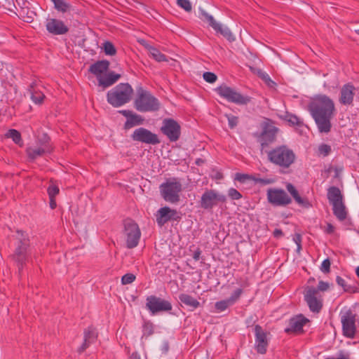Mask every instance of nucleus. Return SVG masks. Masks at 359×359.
Masks as SVG:
<instances>
[{
    "label": "nucleus",
    "mask_w": 359,
    "mask_h": 359,
    "mask_svg": "<svg viewBox=\"0 0 359 359\" xmlns=\"http://www.w3.org/2000/svg\"><path fill=\"white\" fill-rule=\"evenodd\" d=\"M308 110L321 133H328L332 128L331 120L335 112L334 101L327 95H315L308 104Z\"/></svg>",
    "instance_id": "nucleus-1"
},
{
    "label": "nucleus",
    "mask_w": 359,
    "mask_h": 359,
    "mask_svg": "<svg viewBox=\"0 0 359 359\" xmlns=\"http://www.w3.org/2000/svg\"><path fill=\"white\" fill-rule=\"evenodd\" d=\"M15 250L11 257L16 264L18 273L20 274L23 266L28 261L29 250V238L28 235L22 231L18 230L13 236Z\"/></svg>",
    "instance_id": "nucleus-2"
},
{
    "label": "nucleus",
    "mask_w": 359,
    "mask_h": 359,
    "mask_svg": "<svg viewBox=\"0 0 359 359\" xmlns=\"http://www.w3.org/2000/svg\"><path fill=\"white\" fill-rule=\"evenodd\" d=\"M268 161L282 170L288 169L295 162L294 151L286 145L277 146L266 152Z\"/></svg>",
    "instance_id": "nucleus-3"
},
{
    "label": "nucleus",
    "mask_w": 359,
    "mask_h": 359,
    "mask_svg": "<svg viewBox=\"0 0 359 359\" xmlns=\"http://www.w3.org/2000/svg\"><path fill=\"white\" fill-rule=\"evenodd\" d=\"M133 89L128 83H121L108 91L107 102L114 107H119L130 102Z\"/></svg>",
    "instance_id": "nucleus-4"
},
{
    "label": "nucleus",
    "mask_w": 359,
    "mask_h": 359,
    "mask_svg": "<svg viewBox=\"0 0 359 359\" xmlns=\"http://www.w3.org/2000/svg\"><path fill=\"white\" fill-rule=\"evenodd\" d=\"M134 105L140 112L156 111L160 109V102L158 99L142 87L137 89V97Z\"/></svg>",
    "instance_id": "nucleus-5"
},
{
    "label": "nucleus",
    "mask_w": 359,
    "mask_h": 359,
    "mask_svg": "<svg viewBox=\"0 0 359 359\" xmlns=\"http://www.w3.org/2000/svg\"><path fill=\"white\" fill-rule=\"evenodd\" d=\"M215 90L221 97L231 103L244 105L251 101L250 97L241 94L236 89L228 86L225 83L220 85Z\"/></svg>",
    "instance_id": "nucleus-6"
},
{
    "label": "nucleus",
    "mask_w": 359,
    "mask_h": 359,
    "mask_svg": "<svg viewBox=\"0 0 359 359\" xmlns=\"http://www.w3.org/2000/svg\"><path fill=\"white\" fill-rule=\"evenodd\" d=\"M182 190L181 182L175 178L168 180L160 186L162 197L165 201L171 203H176L180 201V193Z\"/></svg>",
    "instance_id": "nucleus-7"
},
{
    "label": "nucleus",
    "mask_w": 359,
    "mask_h": 359,
    "mask_svg": "<svg viewBox=\"0 0 359 359\" xmlns=\"http://www.w3.org/2000/svg\"><path fill=\"white\" fill-rule=\"evenodd\" d=\"M278 130L279 129L273 125V122L267 119L262 124V133L260 134L255 133L254 135L257 137V141L259 142L262 149H264L276 142Z\"/></svg>",
    "instance_id": "nucleus-8"
},
{
    "label": "nucleus",
    "mask_w": 359,
    "mask_h": 359,
    "mask_svg": "<svg viewBox=\"0 0 359 359\" xmlns=\"http://www.w3.org/2000/svg\"><path fill=\"white\" fill-rule=\"evenodd\" d=\"M124 235L126 239V246L131 249L138 245L141 232L136 222L130 219L124 221Z\"/></svg>",
    "instance_id": "nucleus-9"
},
{
    "label": "nucleus",
    "mask_w": 359,
    "mask_h": 359,
    "mask_svg": "<svg viewBox=\"0 0 359 359\" xmlns=\"http://www.w3.org/2000/svg\"><path fill=\"white\" fill-rule=\"evenodd\" d=\"M268 202L273 206L285 207L292 203L291 197L287 192L279 188H269L266 191Z\"/></svg>",
    "instance_id": "nucleus-10"
},
{
    "label": "nucleus",
    "mask_w": 359,
    "mask_h": 359,
    "mask_svg": "<svg viewBox=\"0 0 359 359\" xmlns=\"http://www.w3.org/2000/svg\"><path fill=\"white\" fill-rule=\"evenodd\" d=\"M343 334L350 339H353L356 332V315L351 309L340 313Z\"/></svg>",
    "instance_id": "nucleus-11"
},
{
    "label": "nucleus",
    "mask_w": 359,
    "mask_h": 359,
    "mask_svg": "<svg viewBox=\"0 0 359 359\" xmlns=\"http://www.w3.org/2000/svg\"><path fill=\"white\" fill-rule=\"evenodd\" d=\"M146 301V308L151 314L170 311L172 309V306L169 301L155 295L148 296Z\"/></svg>",
    "instance_id": "nucleus-12"
},
{
    "label": "nucleus",
    "mask_w": 359,
    "mask_h": 359,
    "mask_svg": "<svg viewBox=\"0 0 359 359\" xmlns=\"http://www.w3.org/2000/svg\"><path fill=\"white\" fill-rule=\"evenodd\" d=\"M304 299L312 312H320L323 307V298L318 290L313 286L307 287L305 290Z\"/></svg>",
    "instance_id": "nucleus-13"
},
{
    "label": "nucleus",
    "mask_w": 359,
    "mask_h": 359,
    "mask_svg": "<svg viewBox=\"0 0 359 359\" xmlns=\"http://www.w3.org/2000/svg\"><path fill=\"white\" fill-rule=\"evenodd\" d=\"M226 201V197L224 195L218 194L214 189H208L201 196L200 205L205 210H210L217 205L218 202L224 203Z\"/></svg>",
    "instance_id": "nucleus-14"
},
{
    "label": "nucleus",
    "mask_w": 359,
    "mask_h": 359,
    "mask_svg": "<svg viewBox=\"0 0 359 359\" xmlns=\"http://www.w3.org/2000/svg\"><path fill=\"white\" fill-rule=\"evenodd\" d=\"M201 19L203 21H205L208 23L209 26H210L217 33L221 34L224 37L228 39L229 41H234L235 38L231 30L226 27H223L222 25L217 22L213 16L208 14L205 11H201L200 13Z\"/></svg>",
    "instance_id": "nucleus-15"
},
{
    "label": "nucleus",
    "mask_w": 359,
    "mask_h": 359,
    "mask_svg": "<svg viewBox=\"0 0 359 359\" xmlns=\"http://www.w3.org/2000/svg\"><path fill=\"white\" fill-rule=\"evenodd\" d=\"M161 131L170 142H176L180 137L181 127L174 119L165 118L163 121Z\"/></svg>",
    "instance_id": "nucleus-16"
},
{
    "label": "nucleus",
    "mask_w": 359,
    "mask_h": 359,
    "mask_svg": "<svg viewBox=\"0 0 359 359\" xmlns=\"http://www.w3.org/2000/svg\"><path fill=\"white\" fill-rule=\"evenodd\" d=\"M131 137L134 141H137L145 144L155 145L161 142L156 134L153 133L144 128H139L135 129Z\"/></svg>",
    "instance_id": "nucleus-17"
},
{
    "label": "nucleus",
    "mask_w": 359,
    "mask_h": 359,
    "mask_svg": "<svg viewBox=\"0 0 359 359\" xmlns=\"http://www.w3.org/2000/svg\"><path fill=\"white\" fill-rule=\"evenodd\" d=\"M254 332L255 337V348L258 353L265 354L269 346L268 333L259 325L255 326Z\"/></svg>",
    "instance_id": "nucleus-18"
},
{
    "label": "nucleus",
    "mask_w": 359,
    "mask_h": 359,
    "mask_svg": "<svg viewBox=\"0 0 359 359\" xmlns=\"http://www.w3.org/2000/svg\"><path fill=\"white\" fill-rule=\"evenodd\" d=\"M46 28L48 32L53 35H63L69 32V27L65 22L56 18H48Z\"/></svg>",
    "instance_id": "nucleus-19"
},
{
    "label": "nucleus",
    "mask_w": 359,
    "mask_h": 359,
    "mask_svg": "<svg viewBox=\"0 0 359 359\" xmlns=\"http://www.w3.org/2000/svg\"><path fill=\"white\" fill-rule=\"evenodd\" d=\"M355 94V88L353 84L348 83L344 85L340 90L339 101L344 105H352L353 97Z\"/></svg>",
    "instance_id": "nucleus-20"
},
{
    "label": "nucleus",
    "mask_w": 359,
    "mask_h": 359,
    "mask_svg": "<svg viewBox=\"0 0 359 359\" xmlns=\"http://www.w3.org/2000/svg\"><path fill=\"white\" fill-rule=\"evenodd\" d=\"M177 211L170 209L169 207H163L160 208L156 215V222L158 226H162L171 219H175Z\"/></svg>",
    "instance_id": "nucleus-21"
},
{
    "label": "nucleus",
    "mask_w": 359,
    "mask_h": 359,
    "mask_svg": "<svg viewBox=\"0 0 359 359\" xmlns=\"http://www.w3.org/2000/svg\"><path fill=\"white\" fill-rule=\"evenodd\" d=\"M119 113L127 118V121L124 124L125 129H129L133 126L141 125L144 122V118L133 111L125 109L119 111Z\"/></svg>",
    "instance_id": "nucleus-22"
},
{
    "label": "nucleus",
    "mask_w": 359,
    "mask_h": 359,
    "mask_svg": "<svg viewBox=\"0 0 359 359\" xmlns=\"http://www.w3.org/2000/svg\"><path fill=\"white\" fill-rule=\"evenodd\" d=\"M308 322V319L302 315L296 316L290 319L288 327L285 329L286 333H295L302 331L304 325Z\"/></svg>",
    "instance_id": "nucleus-23"
},
{
    "label": "nucleus",
    "mask_w": 359,
    "mask_h": 359,
    "mask_svg": "<svg viewBox=\"0 0 359 359\" xmlns=\"http://www.w3.org/2000/svg\"><path fill=\"white\" fill-rule=\"evenodd\" d=\"M83 342L81 346L79 348L78 352L79 353H83L90 344L95 342L97 338V333L95 329L93 327H88L83 332Z\"/></svg>",
    "instance_id": "nucleus-24"
},
{
    "label": "nucleus",
    "mask_w": 359,
    "mask_h": 359,
    "mask_svg": "<svg viewBox=\"0 0 359 359\" xmlns=\"http://www.w3.org/2000/svg\"><path fill=\"white\" fill-rule=\"evenodd\" d=\"M286 189L299 205L304 208H309L312 206L307 198L300 196L298 191L293 184L287 183L286 184Z\"/></svg>",
    "instance_id": "nucleus-25"
},
{
    "label": "nucleus",
    "mask_w": 359,
    "mask_h": 359,
    "mask_svg": "<svg viewBox=\"0 0 359 359\" xmlns=\"http://www.w3.org/2000/svg\"><path fill=\"white\" fill-rule=\"evenodd\" d=\"M327 199L329 203L332 205L334 204L339 203L343 201L344 196L340 189L334 186L330 187L327 189Z\"/></svg>",
    "instance_id": "nucleus-26"
},
{
    "label": "nucleus",
    "mask_w": 359,
    "mask_h": 359,
    "mask_svg": "<svg viewBox=\"0 0 359 359\" xmlns=\"http://www.w3.org/2000/svg\"><path fill=\"white\" fill-rule=\"evenodd\" d=\"M109 67V62L108 60H104L95 62L91 65L89 69V71L96 75L97 79L101 74L107 71Z\"/></svg>",
    "instance_id": "nucleus-27"
},
{
    "label": "nucleus",
    "mask_w": 359,
    "mask_h": 359,
    "mask_svg": "<svg viewBox=\"0 0 359 359\" xmlns=\"http://www.w3.org/2000/svg\"><path fill=\"white\" fill-rule=\"evenodd\" d=\"M31 99L36 104H41L45 99V95L38 88L36 82H32L29 88Z\"/></svg>",
    "instance_id": "nucleus-28"
},
{
    "label": "nucleus",
    "mask_w": 359,
    "mask_h": 359,
    "mask_svg": "<svg viewBox=\"0 0 359 359\" xmlns=\"http://www.w3.org/2000/svg\"><path fill=\"white\" fill-rule=\"evenodd\" d=\"M121 75L114 72H109L105 76H100L98 78L99 85L103 88H107L118 81Z\"/></svg>",
    "instance_id": "nucleus-29"
},
{
    "label": "nucleus",
    "mask_w": 359,
    "mask_h": 359,
    "mask_svg": "<svg viewBox=\"0 0 359 359\" xmlns=\"http://www.w3.org/2000/svg\"><path fill=\"white\" fill-rule=\"evenodd\" d=\"M332 206V211L334 215L337 219L340 221H344L348 215V211L344 202L334 204Z\"/></svg>",
    "instance_id": "nucleus-30"
},
{
    "label": "nucleus",
    "mask_w": 359,
    "mask_h": 359,
    "mask_svg": "<svg viewBox=\"0 0 359 359\" xmlns=\"http://www.w3.org/2000/svg\"><path fill=\"white\" fill-rule=\"evenodd\" d=\"M179 299L182 304L189 306L191 311L195 310L201 305L200 302L196 299L185 293L180 294L179 295Z\"/></svg>",
    "instance_id": "nucleus-31"
},
{
    "label": "nucleus",
    "mask_w": 359,
    "mask_h": 359,
    "mask_svg": "<svg viewBox=\"0 0 359 359\" xmlns=\"http://www.w3.org/2000/svg\"><path fill=\"white\" fill-rule=\"evenodd\" d=\"M50 151V149L47 146H44L43 147H29L27 150L29 157L32 159H36L38 157L43 156L46 152Z\"/></svg>",
    "instance_id": "nucleus-32"
},
{
    "label": "nucleus",
    "mask_w": 359,
    "mask_h": 359,
    "mask_svg": "<svg viewBox=\"0 0 359 359\" xmlns=\"http://www.w3.org/2000/svg\"><path fill=\"white\" fill-rule=\"evenodd\" d=\"M147 50L149 52L150 55L157 62H164L168 61L167 57L165 55L163 54L160 52L158 49L156 48L147 45L146 46Z\"/></svg>",
    "instance_id": "nucleus-33"
},
{
    "label": "nucleus",
    "mask_w": 359,
    "mask_h": 359,
    "mask_svg": "<svg viewBox=\"0 0 359 359\" xmlns=\"http://www.w3.org/2000/svg\"><path fill=\"white\" fill-rule=\"evenodd\" d=\"M283 118L292 126L301 127L304 125L303 121L301 118L290 113H286Z\"/></svg>",
    "instance_id": "nucleus-34"
},
{
    "label": "nucleus",
    "mask_w": 359,
    "mask_h": 359,
    "mask_svg": "<svg viewBox=\"0 0 359 359\" xmlns=\"http://www.w3.org/2000/svg\"><path fill=\"white\" fill-rule=\"evenodd\" d=\"M6 137L8 138H11L13 140V141L20 145V146H22V144H23V142H22V137H21V134L17 130H15V129H10L7 133L6 134Z\"/></svg>",
    "instance_id": "nucleus-35"
},
{
    "label": "nucleus",
    "mask_w": 359,
    "mask_h": 359,
    "mask_svg": "<svg viewBox=\"0 0 359 359\" xmlns=\"http://www.w3.org/2000/svg\"><path fill=\"white\" fill-rule=\"evenodd\" d=\"M54 4V8L62 13H66L71 8V5L64 0H51Z\"/></svg>",
    "instance_id": "nucleus-36"
},
{
    "label": "nucleus",
    "mask_w": 359,
    "mask_h": 359,
    "mask_svg": "<svg viewBox=\"0 0 359 359\" xmlns=\"http://www.w3.org/2000/svg\"><path fill=\"white\" fill-rule=\"evenodd\" d=\"M104 53L107 55H114L116 53V49L114 44L110 41H104L103 43Z\"/></svg>",
    "instance_id": "nucleus-37"
},
{
    "label": "nucleus",
    "mask_w": 359,
    "mask_h": 359,
    "mask_svg": "<svg viewBox=\"0 0 359 359\" xmlns=\"http://www.w3.org/2000/svg\"><path fill=\"white\" fill-rule=\"evenodd\" d=\"M231 305L232 304L230 303V302H229V300L226 299L217 302L215 304V307L218 311L221 312L225 311L229 306Z\"/></svg>",
    "instance_id": "nucleus-38"
},
{
    "label": "nucleus",
    "mask_w": 359,
    "mask_h": 359,
    "mask_svg": "<svg viewBox=\"0 0 359 359\" xmlns=\"http://www.w3.org/2000/svg\"><path fill=\"white\" fill-rule=\"evenodd\" d=\"M243 293V290L241 288L236 289L227 299L233 305L241 297Z\"/></svg>",
    "instance_id": "nucleus-39"
},
{
    "label": "nucleus",
    "mask_w": 359,
    "mask_h": 359,
    "mask_svg": "<svg viewBox=\"0 0 359 359\" xmlns=\"http://www.w3.org/2000/svg\"><path fill=\"white\" fill-rule=\"evenodd\" d=\"M177 4L187 12L192 10V6L189 0H177Z\"/></svg>",
    "instance_id": "nucleus-40"
},
{
    "label": "nucleus",
    "mask_w": 359,
    "mask_h": 359,
    "mask_svg": "<svg viewBox=\"0 0 359 359\" xmlns=\"http://www.w3.org/2000/svg\"><path fill=\"white\" fill-rule=\"evenodd\" d=\"M336 282L346 292H355V290H352V287L351 286H348L346 284L345 280L343 278H341V276H337Z\"/></svg>",
    "instance_id": "nucleus-41"
},
{
    "label": "nucleus",
    "mask_w": 359,
    "mask_h": 359,
    "mask_svg": "<svg viewBox=\"0 0 359 359\" xmlns=\"http://www.w3.org/2000/svg\"><path fill=\"white\" fill-rule=\"evenodd\" d=\"M331 151V147L327 144H321L318 147V154L323 156H328Z\"/></svg>",
    "instance_id": "nucleus-42"
},
{
    "label": "nucleus",
    "mask_w": 359,
    "mask_h": 359,
    "mask_svg": "<svg viewBox=\"0 0 359 359\" xmlns=\"http://www.w3.org/2000/svg\"><path fill=\"white\" fill-rule=\"evenodd\" d=\"M203 78L206 82L213 83L217 81V76L212 72H206L203 73Z\"/></svg>",
    "instance_id": "nucleus-43"
},
{
    "label": "nucleus",
    "mask_w": 359,
    "mask_h": 359,
    "mask_svg": "<svg viewBox=\"0 0 359 359\" xmlns=\"http://www.w3.org/2000/svg\"><path fill=\"white\" fill-rule=\"evenodd\" d=\"M225 116L227 118L229 128H234L238 123V118L232 114H226Z\"/></svg>",
    "instance_id": "nucleus-44"
},
{
    "label": "nucleus",
    "mask_w": 359,
    "mask_h": 359,
    "mask_svg": "<svg viewBox=\"0 0 359 359\" xmlns=\"http://www.w3.org/2000/svg\"><path fill=\"white\" fill-rule=\"evenodd\" d=\"M60 189L57 185L50 184L48 187L47 192L49 198H55L59 194Z\"/></svg>",
    "instance_id": "nucleus-45"
},
{
    "label": "nucleus",
    "mask_w": 359,
    "mask_h": 359,
    "mask_svg": "<svg viewBox=\"0 0 359 359\" xmlns=\"http://www.w3.org/2000/svg\"><path fill=\"white\" fill-rule=\"evenodd\" d=\"M228 196L231 200H239L242 198L241 194L234 188L228 190Z\"/></svg>",
    "instance_id": "nucleus-46"
},
{
    "label": "nucleus",
    "mask_w": 359,
    "mask_h": 359,
    "mask_svg": "<svg viewBox=\"0 0 359 359\" xmlns=\"http://www.w3.org/2000/svg\"><path fill=\"white\" fill-rule=\"evenodd\" d=\"M331 262L329 258L325 259L321 264L320 267V271L324 273L330 272Z\"/></svg>",
    "instance_id": "nucleus-47"
},
{
    "label": "nucleus",
    "mask_w": 359,
    "mask_h": 359,
    "mask_svg": "<svg viewBox=\"0 0 359 359\" xmlns=\"http://www.w3.org/2000/svg\"><path fill=\"white\" fill-rule=\"evenodd\" d=\"M235 180L238 181L239 182L244 183L247 180H253V177L248 174L236 173L235 176Z\"/></svg>",
    "instance_id": "nucleus-48"
},
{
    "label": "nucleus",
    "mask_w": 359,
    "mask_h": 359,
    "mask_svg": "<svg viewBox=\"0 0 359 359\" xmlns=\"http://www.w3.org/2000/svg\"><path fill=\"white\" fill-rule=\"evenodd\" d=\"M135 276L133 273H126L121 278V283L123 285L132 283L135 280Z\"/></svg>",
    "instance_id": "nucleus-49"
},
{
    "label": "nucleus",
    "mask_w": 359,
    "mask_h": 359,
    "mask_svg": "<svg viewBox=\"0 0 359 359\" xmlns=\"http://www.w3.org/2000/svg\"><path fill=\"white\" fill-rule=\"evenodd\" d=\"M154 332L153 326L151 323H145L143 327V335L149 336Z\"/></svg>",
    "instance_id": "nucleus-50"
},
{
    "label": "nucleus",
    "mask_w": 359,
    "mask_h": 359,
    "mask_svg": "<svg viewBox=\"0 0 359 359\" xmlns=\"http://www.w3.org/2000/svg\"><path fill=\"white\" fill-rule=\"evenodd\" d=\"M253 181L256 183L260 184L262 185L270 184L273 182V180L268 178H256L253 177Z\"/></svg>",
    "instance_id": "nucleus-51"
},
{
    "label": "nucleus",
    "mask_w": 359,
    "mask_h": 359,
    "mask_svg": "<svg viewBox=\"0 0 359 359\" xmlns=\"http://www.w3.org/2000/svg\"><path fill=\"white\" fill-rule=\"evenodd\" d=\"M302 236L299 233H295L293 237V241L297 244V251L302 250Z\"/></svg>",
    "instance_id": "nucleus-52"
},
{
    "label": "nucleus",
    "mask_w": 359,
    "mask_h": 359,
    "mask_svg": "<svg viewBox=\"0 0 359 359\" xmlns=\"http://www.w3.org/2000/svg\"><path fill=\"white\" fill-rule=\"evenodd\" d=\"M329 284L328 283L324 282L323 280L319 281L318 287L316 288L318 290V292H325L327 291L329 289Z\"/></svg>",
    "instance_id": "nucleus-53"
},
{
    "label": "nucleus",
    "mask_w": 359,
    "mask_h": 359,
    "mask_svg": "<svg viewBox=\"0 0 359 359\" xmlns=\"http://www.w3.org/2000/svg\"><path fill=\"white\" fill-rule=\"evenodd\" d=\"M262 78L269 86L272 87L275 84L267 74H264Z\"/></svg>",
    "instance_id": "nucleus-54"
},
{
    "label": "nucleus",
    "mask_w": 359,
    "mask_h": 359,
    "mask_svg": "<svg viewBox=\"0 0 359 359\" xmlns=\"http://www.w3.org/2000/svg\"><path fill=\"white\" fill-rule=\"evenodd\" d=\"M334 226L330 223H327V226L325 229V232L327 234H332L334 233Z\"/></svg>",
    "instance_id": "nucleus-55"
},
{
    "label": "nucleus",
    "mask_w": 359,
    "mask_h": 359,
    "mask_svg": "<svg viewBox=\"0 0 359 359\" xmlns=\"http://www.w3.org/2000/svg\"><path fill=\"white\" fill-rule=\"evenodd\" d=\"M201 255V250L200 248H197L193 254V258L195 261H198Z\"/></svg>",
    "instance_id": "nucleus-56"
},
{
    "label": "nucleus",
    "mask_w": 359,
    "mask_h": 359,
    "mask_svg": "<svg viewBox=\"0 0 359 359\" xmlns=\"http://www.w3.org/2000/svg\"><path fill=\"white\" fill-rule=\"evenodd\" d=\"M283 235V233L281 229H276L273 231V236L276 238H278L280 236H282Z\"/></svg>",
    "instance_id": "nucleus-57"
},
{
    "label": "nucleus",
    "mask_w": 359,
    "mask_h": 359,
    "mask_svg": "<svg viewBox=\"0 0 359 359\" xmlns=\"http://www.w3.org/2000/svg\"><path fill=\"white\" fill-rule=\"evenodd\" d=\"M50 199V208L53 210L56 208V201L55 198H49Z\"/></svg>",
    "instance_id": "nucleus-58"
},
{
    "label": "nucleus",
    "mask_w": 359,
    "mask_h": 359,
    "mask_svg": "<svg viewBox=\"0 0 359 359\" xmlns=\"http://www.w3.org/2000/svg\"><path fill=\"white\" fill-rule=\"evenodd\" d=\"M325 359H349L348 355H345L342 353H339V357L334 358V357H329L326 358Z\"/></svg>",
    "instance_id": "nucleus-59"
},
{
    "label": "nucleus",
    "mask_w": 359,
    "mask_h": 359,
    "mask_svg": "<svg viewBox=\"0 0 359 359\" xmlns=\"http://www.w3.org/2000/svg\"><path fill=\"white\" fill-rule=\"evenodd\" d=\"M130 359H140V356L137 353H133L130 356Z\"/></svg>",
    "instance_id": "nucleus-60"
},
{
    "label": "nucleus",
    "mask_w": 359,
    "mask_h": 359,
    "mask_svg": "<svg viewBox=\"0 0 359 359\" xmlns=\"http://www.w3.org/2000/svg\"><path fill=\"white\" fill-rule=\"evenodd\" d=\"M203 163L204 161L201 158H197L195 162L197 165H201Z\"/></svg>",
    "instance_id": "nucleus-61"
},
{
    "label": "nucleus",
    "mask_w": 359,
    "mask_h": 359,
    "mask_svg": "<svg viewBox=\"0 0 359 359\" xmlns=\"http://www.w3.org/2000/svg\"><path fill=\"white\" fill-rule=\"evenodd\" d=\"M215 178L217 180H221L223 178V175L221 172H217L215 176Z\"/></svg>",
    "instance_id": "nucleus-62"
},
{
    "label": "nucleus",
    "mask_w": 359,
    "mask_h": 359,
    "mask_svg": "<svg viewBox=\"0 0 359 359\" xmlns=\"http://www.w3.org/2000/svg\"><path fill=\"white\" fill-rule=\"evenodd\" d=\"M355 273L358 277H359V266H358L355 269Z\"/></svg>",
    "instance_id": "nucleus-63"
},
{
    "label": "nucleus",
    "mask_w": 359,
    "mask_h": 359,
    "mask_svg": "<svg viewBox=\"0 0 359 359\" xmlns=\"http://www.w3.org/2000/svg\"><path fill=\"white\" fill-rule=\"evenodd\" d=\"M355 32L359 35V29L355 30Z\"/></svg>",
    "instance_id": "nucleus-64"
}]
</instances>
